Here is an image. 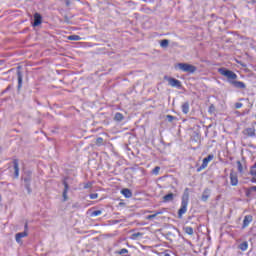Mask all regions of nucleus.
I'll list each match as a JSON object with an SVG mask.
<instances>
[{
    "label": "nucleus",
    "instance_id": "nucleus-1",
    "mask_svg": "<svg viewBox=\"0 0 256 256\" xmlns=\"http://www.w3.org/2000/svg\"><path fill=\"white\" fill-rule=\"evenodd\" d=\"M176 69L183 71V73H195L197 71V67L187 63H178Z\"/></svg>",
    "mask_w": 256,
    "mask_h": 256
},
{
    "label": "nucleus",
    "instance_id": "nucleus-2",
    "mask_svg": "<svg viewBox=\"0 0 256 256\" xmlns=\"http://www.w3.org/2000/svg\"><path fill=\"white\" fill-rule=\"evenodd\" d=\"M218 73L223 75V77H226L229 81H235V79H237V74L231 70H227L226 68H219Z\"/></svg>",
    "mask_w": 256,
    "mask_h": 256
},
{
    "label": "nucleus",
    "instance_id": "nucleus-3",
    "mask_svg": "<svg viewBox=\"0 0 256 256\" xmlns=\"http://www.w3.org/2000/svg\"><path fill=\"white\" fill-rule=\"evenodd\" d=\"M189 205V199L182 198L180 209L178 210V219H183V215L187 213V206Z\"/></svg>",
    "mask_w": 256,
    "mask_h": 256
},
{
    "label": "nucleus",
    "instance_id": "nucleus-4",
    "mask_svg": "<svg viewBox=\"0 0 256 256\" xmlns=\"http://www.w3.org/2000/svg\"><path fill=\"white\" fill-rule=\"evenodd\" d=\"M230 185H232V187H237V185H239V178L235 172L230 173Z\"/></svg>",
    "mask_w": 256,
    "mask_h": 256
},
{
    "label": "nucleus",
    "instance_id": "nucleus-5",
    "mask_svg": "<svg viewBox=\"0 0 256 256\" xmlns=\"http://www.w3.org/2000/svg\"><path fill=\"white\" fill-rule=\"evenodd\" d=\"M251 223H253V215H246L243 220L242 229H247V226L251 225Z\"/></svg>",
    "mask_w": 256,
    "mask_h": 256
},
{
    "label": "nucleus",
    "instance_id": "nucleus-6",
    "mask_svg": "<svg viewBox=\"0 0 256 256\" xmlns=\"http://www.w3.org/2000/svg\"><path fill=\"white\" fill-rule=\"evenodd\" d=\"M41 23H43V16H41V14L39 13H35L34 14V22H33V27H39V25H41Z\"/></svg>",
    "mask_w": 256,
    "mask_h": 256
},
{
    "label": "nucleus",
    "instance_id": "nucleus-7",
    "mask_svg": "<svg viewBox=\"0 0 256 256\" xmlns=\"http://www.w3.org/2000/svg\"><path fill=\"white\" fill-rule=\"evenodd\" d=\"M168 84L170 87H176V89H181V81L175 78H168Z\"/></svg>",
    "mask_w": 256,
    "mask_h": 256
},
{
    "label": "nucleus",
    "instance_id": "nucleus-8",
    "mask_svg": "<svg viewBox=\"0 0 256 256\" xmlns=\"http://www.w3.org/2000/svg\"><path fill=\"white\" fill-rule=\"evenodd\" d=\"M213 157V154H210L206 158H204L200 169H205L209 165L210 161H213Z\"/></svg>",
    "mask_w": 256,
    "mask_h": 256
},
{
    "label": "nucleus",
    "instance_id": "nucleus-9",
    "mask_svg": "<svg viewBox=\"0 0 256 256\" xmlns=\"http://www.w3.org/2000/svg\"><path fill=\"white\" fill-rule=\"evenodd\" d=\"M64 190L62 193L63 201H67L69 197L67 196V193H69V184H67V181L63 182Z\"/></svg>",
    "mask_w": 256,
    "mask_h": 256
},
{
    "label": "nucleus",
    "instance_id": "nucleus-10",
    "mask_svg": "<svg viewBox=\"0 0 256 256\" xmlns=\"http://www.w3.org/2000/svg\"><path fill=\"white\" fill-rule=\"evenodd\" d=\"M27 235L28 233L26 231L17 233L15 235L16 243H19L21 245V243H23L21 239H23L24 237H27Z\"/></svg>",
    "mask_w": 256,
    "mask_h": 256
},
{
    "label": "nucleus",
    "instance_id": "nucleus-11",
    "mask_svg": "<svg viewBox=\"0 0 256 256\" xmlns=\"http://www.w3.org/2000/svg\"><path fill=\"white\" fill-rule=\"evenodd\" d=\"M13 165H14V177L18 179L19 178V160L15 159L13 161Z\"/></svg>",
    "mask_w": 256,
    "mask_h": 256
},
{
    "label": "nucleus",
    "instance_id": "nucleus-12",
    "mask_svg": "<svg viewBox=\"0 0 256 256\" xmlns=\"http://www.w3.org/2000/svg\"><path fill=\"white\" fill-rule=\"evenodd\" d=\"M121 193L126 199H131V197H133V192H131L128 188L122 189Z\"/></svg>",
    "mask_w": 256,
    "mask_h": 256
},
{
    "label": "nucleus",
    "instance_id": "nucleus-13",
    "mask_svg": "<svg viewBox=\"0 0 256 256\" xmlns=\"http://www.w3.org/2000/svg\"><path fill=\"white\" fill-rule=\"evenodd\" d=\"M174 198H175V194L169 193V194H167L163 197V202L164 203H171V201H173Z\"/></svg>",
    "mask_w": 256,
    "mask_h": 256
},
{
    "label": "nucleus",
    "instance_id": "nucleus-14",
    "mask_svg": "<svg viewBox=\"0 0 256 256\" xmlns=\"http://www.w3.org/2000/svg\"><path fill=\"white\" fill-rule=\"evenodd\" d=\"M232 85L236 87V89H245L246 85L241 81H232Z\"/></svg>",
    "mask_w": 256,
    "mask_h": 256
},
{
    "label": "nucleus",
    "instance_id": "nucleus-15",
    "mask_svg": "<svg viewBox=\"0 0 256 256\" xmlns=\"http://www.w3.org/2000/svg\"><path fill=\"white\" fill-rule=\"evenodd\" d=\"M238 249H240V251H247V249H249V243H247V241L242 242L239 244Z\"/></svg>",
    "mask_w": 256,
    "mask_h": 256
},
{
    "label": "nucleus",
    "instance_id": "nucleus-16",
    "mask_svg": "<svg viewBox=\"0 0 256 256\" xmlns=\"http://www.w3.org/2000/svg\"><path fill=\"white\" fill-rule=\"evenodd\" d=\"M182 113H184V115H187V113H189V102H185L182 105Z\"/></svg>",
    "mask_w": 256,
    "mask_h": 256
},
{
    "label": "nucleus",
    "instance_id": "nucleus-17",
    "mask_svg": "<svg viewBox=\"0 0 256 256\" xmlns=\"http://www.w3.org/2000/svg\"><path fill=\"white\" fill-rule=\"evenodd\" d=\"M125 119V116H123L120 112L116 113L114 116V121L121 122Z\"/></svg>",
    "mask_w": 256,
    "mask_h": 256
},
{
    "label": "nucleus",
    "instance_id": "nucleus-18",
    "mask_svg": "<svg viewBox=\"0 0 256 256\" xmlns=\"http://www.w3.org/2000/svg\"><path fill=\"white\" fill-rule=\"evenodd\" d=\"M245 131L249 137H255V128H247Z\"/></svg>",
    "mask_w": 256,
    "mask_h": 256
},
{
    "label": "nucleus",
    "instance_id": "nucleus-19",
    "mask_svg": "<svg viewBox=\"0 0 256 256\" xmlns=\"http://www.w3.org/2000/svg\"><path fill=\"white\" fill-rule=\"evenodd\" d=\"M116 255H127V253H129V250L127 248H122L120 250H117Z\"/></svg>",
    "mask_w": 256,
    "mask_h": 256
},
{
    "label": "nucleus",
    "instance_id": "nucleus-20",
    "mask_svg": "<svg viewBox=\"0 0 256 256\" xmlns=\"http://www.w3.org/2000/svg\"><path fill=\"white\" fill-rule=\"evenodd\" d=\"M23 85V75H21V72H18V89H21Z\"/></svg>",
    "mask_w": 256,
    "mask_h": 256
},
{
    "label": "nucleus",
    "instance_id": "nucleus-21",
    "mask_svg": "<svg viewBox=\"0 0 256 256\" xmlns=\"http://www.w3.org/2000/svg\"><path fill=\"white\" fill-rule=\"evenodd\" d=\"M69 41H81V36L79 35H70L68 36Z\"/></svg>",
    "mask_w": 256,
    "mask_h": 256
},
{
    "label": "nucleus",
    "instance_id": "nucleus-22",
    "mask_svg": "<svg viewBox=\"0 0 256 256\" xmlns=\"http://www.w3.org/2000/svg\"><path fill=\"white\" fill-rule=\"evenodd\" d=\"M160 47H162L163 49H166V47H169V40L164 39L160 42Z\"/></svg>",
    "mask_w": 256,
    "mask_h": 256
},
{
    "label": "nucleus",
    "instance_id": "nucleus-23",
    "mask_svg": "<svg viewBox=\"0 0 256 256\" xmlns=\"http://www.w3.org/2000/svg\"><path fill=\"white\" fill-rule=\"evenodd\" d=\"M103 211L101 210H95L91 212L90 217H99V215H102Z\"/></svg>",
    "mask_w": 256,
    "mask_h": 256
},
{
    "label": "nucleus",
    "instance_id": "nucleus-24",
    "mask_svg": "<svg viewBox=\"0 0 256 256\" xmlns=\"http://www.w3.org/2000/svg\"><path fill=\"white\" fill-rule=\"evenodd\" d=\"M159 171H161V167L156 166V167L152 170V175H159Z\"/></svg>",
    "mask_w": 256,
    "mask_h": 256
},
{
    "label": "nucleus",
    "instance_id": "nucleus-25",
    "mask_svg": "<svg viewBox=\"0 0 256 256\" xmlns=\"http://www.w3.org/2000/svg\"><path fill=\"white\" fill-rule=\"evenodd\" d=\"M237 167L239 173H243V164H241V161H237Z\"/></svg>",
    "mask_w": 256,
    "mask_h": 256
},
{
    "label": "nucleus",
    "instance_id": "nucleus-26",
    "mask_svg": "<svg viewBox=\"0 0 256 256\" xmlns=\"http://www.w3.org/2000/svg\"><path fill=\"white\" fill-rule=\"evenodd\" d=\"M209 199V194H207V190H205L202 194V201H207Z\"/></svg>",
    "mask_w": 256,
    "mask_h": 256
},
{
    "label": "nucleus",
    "instance_id": "nucleus-27",
    "mask_svg": "<svg viewBox=\"0 0 256 256\" xmlns=\"http://www.w3.org/2000/svg\"><path fill=\"white\" fill-rule=\"evenodd\" d=\"M185 233H187V235H193V228L192 227H186L185 228Z\"/></svg>",
    "mask_w": 256,
    "mask_h": 256
},
{
    "label": "nucleus",
    "instance_id": "nucleus-28",
    "mask_svg": "<svg viewBox=\"0 0 256 256\" xmlns=\"http://www.w3.org/2000/svg\"><path fill=\"white\" fill-rule=\"evenodd\" d=\"M25 185H31V176L24 178Z\"/></svg>",
    "mask_w": 256,
    "mask_h": 256
},
{
    "label": "nucleus",
    "instance_id": "nucleus-29",
    "mask_svg": "<svg viewBox=\"0 0 256 256\" xmlns=\"http://www.w3.org/2000/svg\"><path fill=\"white\" fill-rule=\"evenodd\" d=\"M91 187H93V183L92 182H88L84 185V189H91Z\"/></svg>",
    "mask_w": 256,
    "mask_h": 256
},
{
    "label": "nucleus",
    "instance_id": "nucleus-30",
    "mask_svg": "<svg viewBox=\"0 0 256 256\" xmlns=\"http://www.w3.org/2000/svg\"><path fill=\"white\" fill-rule=\"evenodd\" d=\"M141 235V232L134 233L132 234V239H137V237H141Z\"/></svg>",
    "mask_w": 256,
    "mask_h": 256
},
{
    "label": "nucleus",
    "instance_id": "nucleus-31",
    "mask_svg": "<svg viewBox=\"0 0 256 256\" xmlns=\"http://www.w3.org/2000/svg\"><path fill=\"white\" fill-rule=\"evenodd\" d=\"M90 199H97V197H99V194L97 193H93L89 195Z\"/></svg>",
    "mask_w": 256,
    "mask_h": 256
},
{
    "label": "nucleus",
    "instance_id": "nucleus-32",
    "mask_svg": "<svg viewBox=\"0 0 256 256\" xmlns=\"http://www.w3.org/2000/svg\"><path fill=\"white\" fill-rule=\"evenodd\" d=\"M241 107H243V103L237 102V103L235 104V108H236V109H241Z\"/></svg>",
    "mask_w": 256,
    "mask_h": 256
},
{
    "label": "nucleus",
    "instance_id": "nucleus-33",
    "mask_svg": "<svg viewBox=\"0 0 256 256\" xmlns=\"http://www.w3.org/2000/svg\"><path fill=\"white\" fill-rule=\"evenodd\" d=\"M25 189L28 193H31V184H25Z\"/></svg>",
    "mask_w": 256,
    "mask_h": 256
},
{
    "label": "nucleus",
    "instance_id": "nucleus-34",
    "mask_svg": "<svg viewBox=\"0 0 256 256\" xmlns=\"http://www.w3.org/2000/svg\"><path fill=\"white\" fill-rule=\"evenodd\" d=\"M155 217H157V214H156V213H155V214L148 215V216L146 217V219L151 220V219H155Z\"/></svg>",
    "mask_w": 256,
    "mask_h": 256
},
{
    "label": "nucleus",
    "instance_id": "nucleus-35",
    "mask_svg": "<svg viewBox=\"0 0 256 256\" xmlns=\"http://www.w3.org/2000/svg\"><path fill=\"white\" fill-rule=\"evenodd\" d=\"M166 117L170 123L175 119V117L172 115H167Z\"/></svg>",
    "mask_w": 256,
    "mask_h": 256
},
{
    "label": "nucleus",
    "instance_id": "nucleus-36",
    "mask_svg": "<svg viewBox=\"0 0 256 256\" xmlns=\"http://www.w3.org/2000/svg\"><path fill=\"white\" fill-rule=\"evenodd\" d=\"M249 189V191L251 192V193H253V191H256V186H252V187H250V188H248Z\"/></svg>",
    "mask_w": 256,
    "mask_h": 256
},
{
    "label": "nucleus",
    "instance_id": "nucleus-37",
    "mask_svg": "<svg viewBox=\"0 0 256 256\" xmlns=\"http://www.w3.org/2000/svg\"><path fill=\"white\" fill-rule=\"evenodd\" d=\"M251 195V191H249V188L246 191V197H249Z\"/></svg>",
    "mask_w": 256,
    "mask_h": 256
},
{
    "label": "nucleus",
    "instance_id": "nucleus-38",
    "mask_svg": "<svg viewBox=\"0 0 256 256\" xmlns=\"http://www.w3.org/2000/svg\"><path fill=\"white\" fill-rule=\"evenodd\" d=\"M25 232L27 233V230L29 229V225L26 223L24 226Z\"/></svg>",
    "mask_w": 256,
    "mask_h": 256
},
{
    "label": "nucleus",
    "instance_id": "nucleus-39",
    "mask_svg": "<svg viewBox=\"0 0 256 256\" xmlns=\"http://www.w3.org/2000/svg\"><path fill=\"white\" fill-rule=\"evenodd\" d=\"M251 183H256V177L253 176V178L251 179Z\"/></svg>",
    "mask_w": 256,
    "mask_h": 256
},
{
    "label": "nucleus",
    "instance_id": "nucleus-40",
    "mask_svg": "<svg viewBox=\"0 0 256 256\" xmlns=\"http://www.w3.org/2000/svg\"><path fill=\"white\" fill-rule=\"evenodd\" d=\"M103 141V138H97V143H101Z\"/></svg>",
    "mask_w": 256,
    "mask_h": 256
},
{
    "label": "nucleus",
    "instance_id": "nucleus-41",
    "mask_svg": "<svg viewBox=\"0 0 256 256\" xmlns=\"http://www.w3.org/2000/svg\"><path fill=\"white\" fill-rule=\"evenodd\" d=\"M163 214V212L162 211H158V212H156V216L157 215H162Z\"/></svg>",
    "mask_w": 256,
    "mask_h": 256
},
{
    "label": "nucleus",
    "instance_id": "nucleus-42",
    "mask_svg": "<svg viewBox=\"0 0 256 256\" xmlns=\"http://www.w3.org/2000/svg\"><path fill=\"white\" fill-rule=\"evenodd\" d=\"M164 256H171V254H169V253H165V254H164Z\"/></svg>",
    "mask_w": 256,
    "mask_h": 256
}]
</instances>
